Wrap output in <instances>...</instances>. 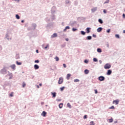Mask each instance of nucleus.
<instances>
[{"label": "nucleus", "mask_w": 125, "mask_h": 125, "mask_svg": "<svg viewBox=\"0 0 125 125\" xmlns=\"http://www.w3.org/2000/svg\"><path fill=\"white\" fill-rule=\"evenodd\" d=\"M104 68L106 70H107V69H110V68H111V65L109 63H106L104 65Z\"/></svg>", "instance_id": "obj_1"}, {"label": "nucleus", "mask_w": 125, "mask_h": 125, "mask_svg": "<svg viewBox=\"0 0 125 125\" xmlns=\"http://www.w3.org/2000/svg\"><path fill=\"white\" fill-rule=\"evenodd\" d=\"M99 81H100V82H103V81L105 80V77L104 76H100L98 78Z\"/></svg>", "instance_id": "obj_2"}, {"label": "nucleus", "mask_w": 125, "mask_h": 125, "mask_svg": "<svg viewBox=\"0 0 125 125\" xmlns=\"http://www.w3.org/2000/svg\"><path fill=\"white\" fill-rule=\"evenodd\" d=\"M63 83V78H60L59 82H58V84H61Z\"/></svg>", "instance_id": "obj_3"}, {"label": "nucleus", "mask_w": 125, "mask_h": 125, "mask_svg": "<svg viewBox=\"0 0 125 125\" xmlns=\"http://www.w3.org/2000/svg\"><path fill=\"white\" fill-rule=\"evenodd\" d=\"M111 74H112V70L111 69L108 70L106 73V75H107V76H110Z\"/></svg>", "instance_id": "obj_4"}, {"label": "nucleus", "mask_w": 125, "mask_h": 125, "mask_svg": "<svg viewBox=\"0 0 125 125\" xmlns=\"http://www.w3.org/2000/svg\"><path fill=\"white\" fill-rule=\"evenodd\" d=\"M119 100H116L113 101V104H115L116 105H118V104H119Z\"/></svg>", "instance_id": "obj_5"}, {"label": "nucleus", "mask_w": 125, "mask_h": 125, "mask_svg": "<svg viewBox=\"0 0 125 125\" xmlns=\"http://www.w3.org/2000/svg\"><path fill=\"white\" fill-rule=\"evenodd\" d=\"M53 98H55L56 97V92H51Z\"/></svg>", "instance_id": "obj_6"}, {"label": "nucleus", "mask_w": 125, "mask_h": 125, "mask_svg": "<svg viewBox=\"0 0 125 125\" xmlns=\"http://www.w3.org/2000/svg\"><path fill=\"white\" fill-rule=\"evenodd\" d=\"M40 66L38 64H35L34 65V69L35 70H38V69H39Z\"/></svg>", "instance_id": "obj_7"}, {"label": "nucleus", "mask_w": 125, "mask_h": 125, "mask_svg": "<svg viewBox=\"0 0 125 125\" xmlns=\"http://www.w3.org/2000/svg\"><path fill=\"white\" fill-rule=\"evenodd\" d=\"M90 27H87L86 29V31L87 32V33L88 34L89 33H90Z\"/></svg>", "instance_id": "obj_8"}, {"label": "nucleus", "mask_w": 125, "mask_h": 125, "mask_svg": "<svg viewBox=\"0 0 125 125\" xmlns=\"http://www.w3.org/2000/svg\"><path fill=\"white\" fill-rule=\"evenodd\" d=\"M97 31L98 33H100L102 31V27H99L97 29Z\"/></svg>", "instance_id": "obj_9"}, {"label": "nucleus", "mask_w": 125, "mask_h": 125, "mask_svg": "<svg viewBox=\"0 0 125 125\" xmlns=\"http://www.w3.org/2000/svg\"><path fill=\"white\" fill-rule=\"evenodd\" d=\"M41 115L42 116H43V117H45L46 115V112L45 111H43Z\"/></svg>", "instance_id": "obj_10"}, {"label": "nucleus", "mask_w": 125, "mask_h": 125, "mask_svg": "<svg viewBox=\"0 0 125 125\" xmlns=\"http://www.w3.org/2000/svg\"><path fill=\"white\" fill-rule=\"evenodd\" d=\"M84 72V73L85 74V75H87V74H88V73H89V70H87V69H85Z\"/></svg>", "instance_id": "obj_11"}, {"label": "nucleus", "mask_w": 125, "mask_h": 125, "mask_svg": "<svg viewBox=\"0 0 125 125\" xmlns=\"http://www.w3.org/2000/svg\"><path fill=\"white\" fill-rule=\"evenodd\" d=\"M15 67H16L15 64H13V65H11V68L12 69H13V70H15Z\"/></svg>", "instance_id": "obj_12"}, {"label": "nucleus", "mask_w": 125, "mask_h": 125, "mask_svg": "<svg viewBox=\"0 0 125 125\" xmlns=\"http://www.w3.org/2000/svg\"><path fill=\"white\" fill-rule=\"evenodd\" d=\"M97 10V8L95 7V8L92 9L91 11H92L93 12H95V11H96Z\"/></svg>", "instance_id": "obj_13"}, {"label": "nucleus", "mask_w": 125, "mask_h": 125, "mask_svg": "<svg viewBox=\"0 0 125 125\" xmlns=\"http://www.w3.org/2000/svg\"><path fill=\"white\" fill-rule=\"evenodd\" d=\"M70 29L69 26H66L65 29L63 30V32H66V30H69Z\"/></svg>", "instance_id": "obj_14"}, {"label": "nucleus", "mask_w": 125, "mask_h": 125, "mask_svg": "<svg viewBox=\"0 0 125 125\" xmlns=\"http://www.w3.org/2000/svg\"><path fill=\"white\" fill-rule=\"evenodd\" d=\"M51 37L52 38H56V37H57V34L54 33Z\"/></svg>", "instance_id": "obj_15"}, {"label": "nucleus", "mask_w": 125, "mask_h": 125, "mask_svg": "<svg viewBox=\"0 0 125 125\" xmlns=\"http://www.w3.org/2000/svg\"><path fill=\"white\" fill-rule=\"evenodd\" d=\"M70 77H71V74H68L66 77L67 80H70Z\"/></svg>", "instance_id": "obj_16"}, {"label": "nucleus", "mask_w": 125, "mask_h": 125, "mask_svg": "<svg viewBox=\"0 0 125 125\" xmlns=\"http://www.w3.org/2000/svg\"><path fill=\"white\" fill-rule=\"evenodd\" d=\"M59 108H60V109H61L63 107V104L61 103L59 104Z\"/></svg>", "instance_id": "obj_17"}, {"label": "nucleus", "mask_w": 125, "mask_h": 125, "mask_svg": "<svg viewBox=\"0 0 125 125\" xmlns=\"http://www.w3.org/2000/svg\"><path fill=\"white\" fill-rule=\"evenodd\" d=\"M91 39H92L91 36H89L86 37V40H87L88 41L91 40Z\"/></svg>", "instance_id": "obj_18"}, {"label": "nucleus", "mask_w": 125, "mask_h": 125, "mask_svg": "<svg viewBox=\"0 0 125 125\" xmlns=\"http://www.w3.org/2000/svg\"><path fill=\"white\" fill-rule=\"evenodd\" d=\"M55 59L56 61H57V62H58V61H59V58L57 56L55 57Z\"/></svg>", "instance_id": "obj_19"}, {"label": "nucleus", "mask_w": 125, "mask_h": 125, "mask_svg": "<svg viewBox=\"0 0 125 125\" xmlns=\"http://www.w3.org/2000/svg\"><path fill=\"white\" fill-rule=\"evenodd\" d=\"M14 93L13 92H12L9 95V96H10V97H13V94Z\"/></svg>", "instance_id": "obj_20"}, {"label": "nucleus", "mask_w": 125, "mask_h": 125, "mask_svg": "<svg viewBox=\"0 0 125 125\" xmlns=\"http://www.w3.org/2000/svg\"><path fill=\"white\" fill-rule=\"evenodd\" d=\"M67 105V107H68L69 108H72V105H71L70 103H68Z\"/></svg>", "instance_id": "obj_21"}, {"label": "nucleus", "mask_w": 125, "mask_h": 125, "mask_svg": "<svg viewBox=\"0 0 125 125\" xmlns=\"http://www.w3.org/2000/svg\"><path fill=\"white\" fill-rule=\"evenodd\" d=\"M17 65H22V62H19L18 61L16 62Z\"/></svg>", "instance_id": "obj_22"}, {"label": "nucleus", "mask_w": 125, "mask_h": 125, "mask_svg": "<svg viewBox=\"0 0 125 125\" xmlns=\"http://www.w3.org/2000/svg\"><path fill=\"white\" fill-rule=\"evenodd\" d=\"M99 22L101 24H103V21L101 20V19H99Z\"/></svg>", "instance_id": "obj_23"}, {"label": "nucleus", "mask_w": 125, "mask_h": 125, "mask_svg": "<svg viewBox=\"0 0 125 125\" xmlns=\"http://www.w3.org/2000/svg\"><path fill=\"white\" fill-rule=\"evenodd\" d=\"M90 125H95V124H94V122L91 121L90 122Z\"/></svg>", "instance_id": "obj_24"}, {"label": "nucleus", "mask_w": 125, "mask_h": 125, "mask_svg": "<svg viewBox=\"0 0 125 125\" xmlns=\"http://www.w3.org/2000/svg\"><path fill=\"white\" fill-rule=\"evenodd\" d=\"M81 35H85V32H84V31H82L81 32Z\"/></svg>", "instance_id": "obj_25"}, {"label": "nucleus", "mask_w": 125, "mask_h": 125, "mask_svg": "<svg viewBox=\"0 0 125 125\" xmlns=\"http://www.w3.org/2000/svg\"><path fill=\"white\" fill-rule=\"evenodd\" d=\"M97 51H98V52H102V50L100 48H98Z\"/></svg>", "instance_id": "obj_26"}, {"label": "nucleus", "mask_w": 125, "mask_h": 125, "mask_svg": "<svg viewBox=\"0 0 125 125\" xmlns=\"http://www.w3.org/2000/svg\"><path fill=\"white\" fill-rule=\"evenodd\" d=\"M109 123H113V118L108 120Z\"/></svg>", "instance_id": "obj_27"}, {"label": "nucleus", "mask_w": 125, "mask_h": 125, "mask_svg": "<svg viewBox=\"0 0 125 125\" xmlns=\"http://www.w3.org/2000/svg\"><path fill=\"white\" fill-rule=\"evenodd\" d=\"M16 18H17V19H20V17L18 15H16Z\"/></svg>", "instance_id": "obj_28"}, {"label": "nucleus", "mask_w": 125, "mask_h": 125, "mask_svg": "<svg viewBox=\"0 0 125 125\" xmlns=\"http://www.w3.org/2000/svg\"><path fill=\"white\" fill-rule=\"evenodd\" d=\"M115 37L117 38V39H120V36L118 34L115 35Z\"/></svg>", "instance_id": "obj_29"}, {"label": "nucleus", "mask_w": 125, "mask_h": 125, "mask_svg": "<svg viewBox=\"0 0 125 125\" xmlns=\"http://www.w3.org/2000/svg\"><path fill=\"white\" fill-rule=\"evenodd\" d=\"M64 88H65V87H61L60 90H61V91H63V90H64Z\"/></svg>", "instance_id": "obj_30"}, {"label": "nucleus", "mask_w": 125, "mask_h": 125, "mask_svg": "<svg viewBox=\"0 0 125 125\" xmlns=\"http://www.w3.org/2000/svg\"><path fill=\"white\" fill-rule=\"evenodd\" d=\"M93 61H94V62H97V59L94 58Z\"/></svg>", "instance_id": "obj_31"}, {"label": "nucleus", "mask_w": 125, "mask_h": 125, "mask_svg": "<svg viewBox=\"0 0 125 125\" xmlns=\"http://www.w3.org/2000/svg\"><path fill=\"white\" fill-rule=\"evenodd\" d=\"M26 86V83H25L24 82L22 83V87H25Z\"/></svg>", "instance_id": "obj_32"}, {"label": "nucleus", "mask_w": 125, "mask_h": 125, "mask_svg": "<svg viewBox=\"0 0 125 125\" xmlns=\"http://www.w3.org/2000/svg\"><path fill=\"white\" fill-rule=\"evenodd\" d=\"M109 109H115V106H114V105H112L111 107H110Z\"/></svg>", "instance_id": "obj_33"}, {"label": "nucleus", "mask_w": 125, "mask_h": 125, "mask_svg": "<svg viewBox=\"0 0 125 125\" xmlns=\"http://www.w3.org/2000/svg\"><path fill=\"white\" fill-rule=\"evenodd\" d=\"M78 82H80V80L79 79H75L74 80V82L77 83Z\"/></svg>", "instance_id": "obj_34"}, {"label": "nucleus", "mask_w": 125, "mask_h": 125, "mask_svg": "<svg viewBox=\"0 0 125 125\" xmlns=\"http://www.w3.org/2000/svg\"><path fill=\"white\" fill-rule=\"evenodd\" d=\"M78 29H76V28H72V31L73 32H76V31H77Z\"/></svg>", "instance_id": "obj_35"}, {"label": "nucleus", "mask_w": 125, "mask_h": 125, "mask_svg": "<svg viewBox=\"0 0 125 125\" xmlns=\"http://www.w3.org/2000/svg\"><path fill=\"white\" fill-rule=\"evenodd\" d=\"M83 119H87V115H85L84 116V117H83Z\"/></svg>", "instance_id": "obj_36"}, {"label": "nucleus", "mask_w": 125, "mask_h": 125, "mask_svg": "<svg viewBox=\"0 0 125 125\" xmlns=\"http://www.w3.org/2000/svg\"><path fill=\"white\" fill-rule=\"evenodd\" d=\"M39 62H40V61H39V60L35 61V63H39Z\"/></svg>", "instance_id": "obj_37"}, {"label": "nucleus", "mask_w": 125, "mask_h": 125, "mask_svg": "<svg viewBox=\"0 0 125 125\" xmlns=\"http://www.w3.org/2000/svg\"><path fill=\"white\" fill-rule=\"evenodd\" d=\"M84 62V63H88V61H87V60H85Z\"/></svg>", "instance_id": "obj_38"}, {"label": "nucleus", "mask_w": 125, "mask_h": 125, "mask_svg": "<svg viewBox=\"0 0 125 125\" xmlns=\"http://www.w3.org/2000/svg\"><path fill=\"white\" fill-rule=\"evenodd\" d=\"M63 66L64 68H66L67 67V65H66V64H65V63L63 64Z\"/></svg>", "instance_id": "obj_39"}, {"label": "nucleus", "mask_w": 125, "mask_h": 125, "mask_svg": "<svg viewBox=\"0 0 125 125\" xmlns=\"http://www.w3.org/2000/svg\"><path fill=\"white\" fill-rule=\"evenodd\" d=\"M110 29H107V30H106V32H107V33H110Z\"/></svg>", "instance_id": "obj_40"}, {"label": "nucleus", "mask_w": 125, "mask_h": 125, "mask_svg": "<svg viewBox=\"0 0 125 125\" xmlns=\"http://www.w3.org/2000/svg\"><path fill=\"white\" fill-rule=\"evenodd\" d=\"M48 46H49V45L47 44V45H46V46H45V47H44L45 49H46V48H47V47H48Z\"/></svg>", "instance_id": "obj_41"}, {"label": "nucleus", "mask_w": 125, "mask_h": 125, "mask_svg": "<svg viewBox=\"0 0 125 125\" xmlns=\"http://www.w3.org/2000/svg\"><path fill=\"white\" fill-rule=\"evenodd\" d=\"M93 38H96V35L93 34Z\"/></svg>", "instance_id": "obj_42"}, {"label": "nucleus", "mask_w": 125, "mask_h": 125, "mask_svg": "<svg viewBox=\"0 0 125 125\" xmlns=\"http://www.w3.org/2000/svg\"><path fill=\"white\" fill-rule=\"evenodd\" d=\"M95 94H97V90H95Z\"/></svg>", "instance_id": "obj_43"}, {"label": "nucleus", "mask_w": 125, "mask_h": 125, "mask_svg": "<svg viewBox=\"0 0 125 125\" xmlns=\"http://www.w3.org/2000/svg\"><path fill=\"white\" fill-rule=\"evenodd\" d=\"M123 18H125V14H123Z\"/></svg>", "instance_id": "obj_44"}, {"label": "nucleus", "mask_w": 125, "mask_h": 125, "mask_svg": "<svg viewBox=\"0 0 125 125\" xmlns=\"http://www.w3.org/2000/svg\"><path fill=\"white\" fill-rule=\"evenodd\" d=\"M65 41H66V42H68L69 41V39L68 38L65 39Z\"/></svg>", "instance_id": "obj_45"}, {"label": "nucleus", "mask_w": 125, "mask_h": 125, "mask_svg": "<svg viewBox=\"0 0 125 125\" xmlns=\"http://www.w3.org/2000/svg\"><path fill=\"white\" fill-rule=\"evenodd\" d=\"M39 85H40V86H42V84L41 83H40L39 84Z\"/></svg>", "instance_id": "obj_46"}, {"label": "nucleus", "mask_w": 125, "mask_h": 125, "mask_svg": "<svg viewBox=\"0 0 125 125\" xmlns=\"http://www.w3.org/2000/svg\"><path fill=\"white\" fill-rule=\"evenodd\" d=\"M104 14L106 13V10H104Z\"/></svg>", "instance_id": "obj_47"}, {"label": "nucleus", "mask_w": 125, "mask_h": 125, "mask_svg": "<svg viewBox=\"0 0 125 125\" xmlns=\"http://www.w3.org/2000/svg\"><path fill=\"white\" fill-rule=\"evenodd\" d=\"M37 88H40V86L38 85H37Z\"/></svg>", "instance_id": "obj_48"}, {"label": "nucleus", "mask_w": 125, "mask_h": 125, "mask_svg": "<svg viewBox=\"0 0 125 125\" xmlns=\"http://www.w3.org/2000/svg\"><path fill=\"white\" fill-rule=\"evenodd\" d=\"M36 52H37V53H39V50H36Z\"/></svg>", "instance_id": "obj_49"}, {"label": "nucleus", "mask_w": 125, "mask_h": 125, "mask_svg": "<svg viewBox=\"0 0 125 125\" xmlns=\"http://www.w3.org/2000/svg\"><path fill=\"white\" fill-rule=\"evenodd\" d=\"M21 23H24V21L23 20L21 21Z\"/></svg>", "instance_id": "obj_50"}, {"label": "nucleus", "mask_w": 125, "mask_h": 125, "mask_svg": "<svg viewBox=\"0 0 125 125\" xmlns=\"http://www.w3.org/2000/svg\"><path fill=\"white\" fill-rule=\"evenodd\" d=\"M123 33H124V34H125V30H124V31H123Z\"/></svg>", "instance_id": "obj_51"}, {"label": "nucleus", "mask_w": 125, "mask_h": 125, "mask_svg": "<svg viewBox=\"0 0 125 125\" xmlns=\"http://www.w3.org/2000/svg\"><path fill=\"white\" fill-rule=\"evenodd\" d=\"M16 0V1H17V0H18V1H19V0Z\"/></svg>", "instance_id": "obj_52"}, {"label": "nucleus", "mask_w": 125, "mask_h": 125, "mask_svg": "<svg viewBox=\"0 0 125 125\" xmlns=\"http://www.w3.org/2000/svg\"><path fill=\"white\" fill-rule=\"evenodd\" d=\"M42 104H43V103L42 102Z\"/></svg>", "instance_id": "obj_53"}]
</instances>
